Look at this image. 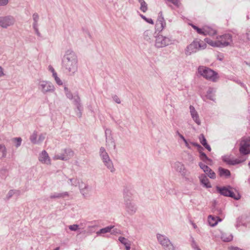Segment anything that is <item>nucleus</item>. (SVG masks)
I'll return each instance as SVG.
<instances>
[{
  "instance_id": "obj_1",
  "label": "nucleus",
  "mask_w": 250,
  "mask_h": 250,
  "mask_svg": "<svg viewBox=\"0 0 250 250\" xmlns=\"http://www.w3.org/2000/svg\"><path fill=\"white\" fill-rule=\"evenodd\" d=\"M78 58L72 50H68L64 54L62 60V68L70 75H74L78 70Z\"/></svg>"
},
{
  "instance_id": "obj_2",
  "label": "nucleus",
  "mask_w": 250,
  "mask_h": 250,
  "mask_svg": "<svg viewBox=\"0 0 250 250\" xmlns=\"http://www.w3.org/2000/svg\"><path fill=\"white\" fill-rule=\"evenodd\" d=\"M198 73L207 80L212 82L218 81L219 77L218 73L211 69L205 66H200L197 69Z\"/></svg>"
},
{
  "instance_id": "obj_3",
  "label": "nucleus",
  "mask_w": 250,
  "mask_h": 250,
  "mask_svg": "<svg viewBox=\"0 0 250 250\" xmlns=\"http://www.w3.org/2000/svg\"><path fill=\"white\" fill-rule=\"evenodd\" d=\"M37 85L38 89L43 94L54 93L55 91L54 85L48 81L39 79L37 80Z\"/></svg>"
},
{
  "instance_id": "obj_4",
  "label": "nucleus",
  "mask_w": 250,
  "mask_h": 250,
  "mask_svg": "<svg viewBox=\"0 0 250 250\" xmlns=\"http://www.w3.org/2000/svg\"><path fill=\"white\" fill-rule=\"evenodd\" d=\"M206 47L207 44L205 42L203 41L199 42L196 40L187 46L185 52L186 55L189 56L193 53H196L199 50L205 49Z\"/></svg>"
},
{
  "instance_id": "obj_5",
  "label": "nucleus",
  "mask_w": 250,
  "mask_h": 250,
  "mask_svg": "<svg viewBox=\"0 0 250 250\" xmlns=\"http://www.w3.org/2000/svg\"><path fill=\"white\" fill-rule=\"evenodd\" d=\"M99 153L100 156L104 165L110 172H114L115 169L114 167L113 162L105 148L103 147H101L100 149Z\"/></svg>"
},
{
  "instance_id": "obj_6",
  "label": "nucleus",
  "mask_w": 250,
  "mask_h": 250,
  "mask_svg": "<svg viewBox=\"0 0 250 250\" xmlns=\"http://www.w3.org/2000/svg\"><path fill=\"white\" fill-rule=\"evenodd\" d=\"M216 189L220 194L225 196L230 197L236 200L240 199L241 198L239 193L238 192L234 193L232 190V188L230 186L227 187H217Z\"/></svg>"
},
{
  "instance_id": "obj_7",
  "label": "nucleus",
  "mask_w": 250,
  "mask_h": 250,
  "mask_svg": "<svg viewBox=\"0 0 250 250\" xmlns=\"http://www.w3.org/2000/svg\"><path fill=\"white\" fill-rule=\"evenodd\" d=\"M173 42L170 37L159 35L155 37V46L158 48H163L173 44Z\"/></svg>"
},
{
  "instance_id": "obj_8",
  "label": "nucleus",
  "mask_w": 250,
  "mask_h": 250,
  "mask_svg": "<svg viewBox=\"0 0 250 250\" xmlns=\"http://www.w3.org/2000/svg\"><path fill=\"white\" fill-rule=\"evenodd\" d=\"M156 237L159 243L165 250H176L173 244L166 235L157 233Z\"/></svg>"
},
{
  "instance_id": "obj_9",
  "label": "nucleus",
  "mask_w": 250,
  "mask_h": 250,
  "mask_svg": "<svg viewBox=\"0 0 250 250\" xmlns=\"http://www.w3.org/2000/svg\"><path fill=\"white\" fill-rule=\"evenodd\" d=\"M239 152L243 155L250 154V137H244L239 141Z\"/></svg>"
},
{
  "instance_id": "obj_10",
  "label": "nucleus",
  "mask_w": 250,
  "mask_h": 250,
  "mask_svg": "<svg viewBox=\"0 0 250 250\" xmlns=\"http://www.w3.org/2000/svg\"><path fill=\"white\" fill-rule=\"evenodd\" d=\"M218 43L220 44L219 47L231 46L233 44L232 36L229 34H225L216 37Z\"/></svg>"
},
{
  "instance_id": "obj_11",
  "label": "nucleus",
  "mask_w": 250,
  "mask_h": 250,
  "mask_svg": "<svg viewBox=\"0 0 250 250\" xmlns=\"http://www.w3.org/2000/svg\"><path fill=\"white\" fill-rule=\"evenodd\" d=\"M64 90L65 94L67 98L69 99L70 100H72L73 99V96L72 93L70 92V90H69L68 88L65 86L64 87ZM74 104L76 106L78 110L80 111L79 113V117H81L82 115V112L81 111L82 110V107L81 104V99L78 96H75L74 97V101H73Z\"/></svg>"
},
{
  "instance_id": "obj_12",
  "label": "nucleus",
  "mask_w": 250,
  "mask_h": 250,
  "mask_svg": "<svg viewBox=\"0 0 250 250\" xmlns=\"http://www.w3.org/2000/svg\"><path fill=\"white\" fill-rule=\"evenodd\" d=\"M15 23V19L11 15L3 16L0 17V26L6 29L13 26Z\"/></svg>"
},
{
  "instance_id": "obj_13",
  "label": "nucleus",
  "mask_w": 250,
  "mask_h": 250,
  "mask_svg": "<svg viewBox=\"0 0 250 250\" xmlns=\"http://www.w3.org/2000/svg\"><path fill=\"white\" fill-rule=\"evenodd\" d=\"M74 155L73 151L70 149H65L63 153L60 154L55 155L53 157V160H61L62 161H67L72 157Z\"/></svg>"
},
{
  "instance_id": "obj_14",
  "label": "nucleus",
  "mask_w": 250,
  "mask_h": 250,
  "mask_svg": "<svg viewBox=\"0 0 250 250\" xmlns=\"http://www.w3.org/2000/svg\"><path fill=\"white\" fill-rule=\"evenodd\" d=\"M124 205L125 210L128 215H133L137 211V206L133 200L125 202Z\"/></svg>"
},
{
  "instance_id": "obj_15",
  "label": "nucleus",
  "mask_w": 250,
  "mask_h": 250,
  "mask_svg": "<svg viewBox=\"0 0 250 250\" xmlns=\"http://www.w3.org/2000/svg\"><path fill=\"white\" fill-rule=\"evenodd\" d=\"M166 26V22L163 15L162 12H160L156 23V27L159 31H162Z\"/></svg>"
},
{
  "instance_id": "obj_16",
  "label": "nucleus",
  "mask_w": 250,
  "mask_h": 250,
  "mask_svg": "<svg viewBox=\"0 0 250 250\" xmlns=\"http://www.w3.org/2000/svg\"><path fill=\"white\" fill-rule=\"evenodd\" d=\"M39 161L43 164L50 165L51 164V159L46 150H42L39 155Z\"/></svg>"
},
{
  "instance_id": "obj_17",
  "label": "nucleus",
  "mask_w": 250,
  "mask_h": 250,
  "mask_svg": "<svg viewBox=\"0 0 250 250\" xmlns=\"http://www.w3.org/2000/svg\"><path fill=\"white\" fill-rule=\"evenodd\" d=\"M189 110L190 116L194 121V122L198 125H201V122L200 119L199 118V114L197 111L195 110V108L192 105H190L189 106Z\"/></svg>"
},
{
  "instance_id": "obj_18",
  "label": "nucleus",
  "mask_w": 250,
  "mask_h": 250,
  "mask_svg": "<svg viewBox=\"0 0 250 250\" xmlns=\"http://www.w3.org/2000/svg\"><path fill=\"white\" fill-rule=\"evenodd\" d=\"M223 161L229 165H235L242 163L245 160L239 159H232L229 156H224L222 157Z\"/></svg>"
},
{
  "instance_id": "obj_19",
  "label": "nucleus",
  "mask_w": 250,
  "mask_h": 250,
  "mask_svg": "<svg viewBox=\"0 0 250 250\" xmlns=\"http://www.w3.org/2000/svg\"><path fill=\"white\" fill-rule=\"evenodd\" d=\"M173 167L177 172H179L182 176L187 175V170L182 163L179 162H176L174 164Z\"/></svg>"
},
{
  "instance_id": "obj_20",
  "label": "nucleus",
  "mask_w": 250,
  "mask_h": 250,
  "mask_svg": "<svg viewBox=\"0 0 250 250\" xmlns=\"http://www.w3.org/2000/svg\"><path fill=\"white\" fill-rule=\"evenodd\" d=\"M133 194L130 189L128 188H125L123 190L124 202L132 200Z\"/></svg>"
},
{
  "instance_id": "obj_21",
  "label": "nucleus",
  "mask_w": 250,
  "mask_h": 250,
  "mask_svg": "<svg viewBox=\"0 0 250 250\" xmlns=\"http://www.w3.org/2000/svg\"><path fill=\"white\" fill-rule=\"evenodd\" d=\"M200 182L203 186L206 188H211V185L209 182L208 178L205 174H201L199 177Z\"/></svg>"
},
{
  "instance_id": "obj_22",
  "label": "nucleus",
  "mask_w": 250,
  "mask_h": 250,
  "mask_svg": "<svg viewBox=\"0 0 250 250\" xmlns=\"http://www.w3.org/2000/svg\"><path fill=\"white\" fill-rule=\"evenodd\" d=\"M222 219L218 216H213L211 215L208 217V222L211 227L215 226L219 222H221Z\"/></svg>"
},
{
  "instance_id": "obj_23",
  "label": "nucleus",
  "mask_w": 250,
  "mask_h": 250,
  "mask_svg": "<svg viewBox=\"0 0 250 250\" xmlns=\"http://www.w3.org/2000/svg\"><path fill=\"white\" fill-rule=\"evenodd\" d=\"M204 35L213 36L217 33L215 29L208 26H204Z\"/></svg>"
},
{
  "instance_id": "obj_24",
  "label": "nucleus",
  "mask_w": 250,
  "mask_h": 250,
  "mask_svg": "<svg viewBox=\"0 0 250 250\" xmlns=\"http://www.w3.org/2000/svg\"><path fill=\"white\" fill-rule=\"evenodd\" d=\"M114 228L113 226H107L105 228L100 229L96 232L97 236H104V234L111 232L112 229Z\"/></svg>"
},
{
  "instance_id": "obj_25",
  "label": "nucleus",
  "mask_w": 250,
  "mask_h": 250,
  "mask_svg": "<svg viewBox=\"0 0 250 250\" xmlns=\"http://www.w3.org/2000/svg\"><path fill=\"white\" fill-rule=\"evenodd\" d=\"M199 139L200 143L209 151H210L211 149L209 145H208L207 142V140L203 134H201L199 136Z\"/></svg>"
},
{
  "instance_id": "obj_26",
  "label": "nucleus",
  "mask_w": 250,
  "mask_h": 250,
  "mask_svg": "<svg viewBox=\"0 0 250 250\" xmlns=\"http://www.w3.org/2000/svg\"><path fill=\"white\" fill-rule=\"evenodd\" d=\"M68 180L69 181V184L72 186L78 187L79 188L80 185H83V182L77 178H70Z\"/></svg>"
},
{
  "instance_id": "obj_27",
  "label": "nucleus",
  "mask_w": 250,
  "mask_h": 250,
  "mask_svg": "<svg viewBox=\"0 0 250 250\" xmlns=\"http://www.w3.org/2000/svg\"><path fill=\"white\" fill-rule=\"evenodd\" d=\"M80 190L81 193L83 194L84 197L87 196V191L88 190L89 187L88 186L83 183V185H80V187L79 188Z\"/></svg>"
},
{
  "instance_id": "obj_28",
  "label": "nucleus",
  "mask_w": 250,
  "mask_h": 250,
  "mask_svg": "<svg viewBox=\"0 0 250 250\" xmlns=\"http://www.w3.org/2000/svg\"><path fill=\"white\" fill-rule=\"evenodd\" d=\"M221 239L226 242L231 241L233 239V236L231 234L222 233L221 235Z\"/></svg>"
},
{
  "instance_id": "obj_29",
  "label": "nucleus",
  "mask_w": 250,
  "mask_h": 250,
  "mask_svg": "<svg viewBox=\"0 0 250 250\" xmlns=\"http://www.w3.org/2000/svg\"><path fill=\"white\" fill-rule=\"evenodd\" d=\"M153 37L152 31L150 30H147L144 33V38L147 42H151Z\"/></svg>"
},
{
  "instance_id": "obj_30",
  "label": "nucleus",
  "mask_w": 250,
  "mask_h": 250,
  "mask_svg": "<svg viewBox=\"0 0 250 250\" xmlns=\"http://www.w3.org/2000/svg\"><path fill=\"white\" fill-rule=\"evenodd\" d=\"M7 154V149L5 146L0 144V157L1 158H4Z\"/></svg>"
},
{
  "instance_id": "obj_31",
  "label": "nucleus",
  "mask_w": 250,
  "mask_h": 250,
  "mask_svg": "<svg viewBox=\"0 0 250 250\" xmlns=\"http://www.w3.org/2000/svg\"><path fill=\"white\" fill-rule=\"evenodd\" d=\"M219 174L220 176L229 177L230 175L229 170L227 169L223 168L221 167L218 168Z\"/></svg>"
},
{
  "instance_id": "obj_32",
  "label": "nucleus",
  "mask_w": 250,
  "mask_h": 250,
  "mask_svg": "<svg viewBox=\"0 0 250 250\" xmlns=\"http://www.w3.org/2000/svg\"><path fill=\"white\" fill-rule=\"evenodd\" d=\"M119 240L122 244L125 245L126 250H130V244L127 239L124 237H120L119 238Z\"/></svg>"
},
{
  "instance_id": "obj_33",
  "label": "nucleus",
  "mask_w": 250,
  "mask_h": 250,
  "mask_svg": "<svg viewBox=\"0 0 250 250\" xmlns=\"http://www.w3.org/2000/svg\"><path fill=\"white\" fill-rule=\"evenodd\" d=\"M205 41L209 45L213 47H219V45L220 44V43H218L217 39H216L215 41H212L209 38H206L205 39Z\"/></svg>"
},
{
  "instance_id": "obj_34",
  "label": "nucleus",
  "mask_w": 250,
  "mask_h": 250,
  "mask_svg": "<svg viewBox=\"0 0 250 250\" xmlns=\"http://www.w3.org/2000/svg\"><path fill=\"white\" fill-rule=\"evenodd\" d=\"M138 2L140 4V9L144 13L146 12L147 9V4L144 0H137Z\"/></svg>"
},
{
  "instance_id": "obj_35",
  "label": "nucleus",
  "mask_w": 250,
  "mask_h": 250,
  "mask_svg": "<svg viewBox=\"0 0 250 250\" xmlns=\"http://www.w3.org/2000/svg\"><path fill=\"white\" fill-rule=\"evenodd\" d=\"M37 136L38 134L36 131H34V132L31 135L30 140L32 143L34 144H38Z\"/></svg>"
},
{
  "instance_id": "obj_36",
  "label": "nucleus",
  "mask_w": 250,
  "mask_h": 250,
  "mask_svg": "<svg viewBox=\"0 0 250 250\" xmlns=\"http://www.w3.org/2000/svg\"><path fill=\"white\" fill-rule=\"evenodd\" d=\"M106 145L109 146H112L114 149L116 147L115 143L112 138H109L108 140L106 138Z\"/></svg>"
},
{
  "instance_id": "obj_37",
  "label": "nucleus",
  "mask_w": 250,
  "mask_h": 250,
  "mask_svg": "<svg viewBox=\"0 0 250 250\" xmlns=\"http://www.w3.org/2000/svg\"><path fill=\"white\" fill-rule=\"evenodd\" d=\"M19 191L16 190L11 189L10 190L6 195L7 199L9 200L10 199L14 194H16Z\"/></svg>"
},
{
  "instance_id": "obj_38",
  "label": "nucleus",
  "mask_w": 250,
  "mask_h": 250,
  "mask_svg": "<svg viewBox=\"0 0 250 250\" xmlns=\"http://www.w3.org/2000/svg\"><path fill=\"white\" fill-rule=\"evenodd\" d=\"M199 166L205 173L207 172L210 168L208 166L202 163H200L199 164Z\"/></svg>"
},
{
  "instance_id": "obj_39",
  "label": "nucleus",
  "mask_w": 250,
  "mask_h": 250,
  "mask_svg": "<svg viewBox=\"0 0 250 250\" xmlns=\"http://www.w3.org/2000/svg\"><path fill=\"white\" fill-rule=\"evenodd\" d=\"M191 246L194 250H201L193 238H191Z\"/></svg>"
},
{
  "instance_id": "obj_40",
  "label": "nucleus",
  "mask_w": 250,
  "mask_h": 250,
  "mask_svg": "<svg viewBox=\"0 0 250 250\" xmlns=\"http://www.w3.org/2000/svg\"><path fill=\"white\" fill-rule=\"evenodd\" d=\"M215 92V90L213 88H209L207 91V97L208 99L213 101V99L212 98H211V97H209V94H213Z\"/></svg>"
},
{
  "instance_id": "obj_41",
  "label": "nucleus",
  "mask_w": 250,
  "mask_h": 250,
  "mask_svg": "<svg viewBox=\"0 0 250 250\" xmlns=\"http://www.w3.org/2000/svg\"><path fill=\"white\" fill-rule=\"evenodd\" d=\"M33 21H34V22H33V25H38V21H39V15L37 13H34L33 14Z\"/></svg>"
},
{
  "instance_id": "obj_42",
  "label": "nucleus",
  "mask_w": 250,
  "mask_h": 250,
  "mask_svg": "<svg viewBox=\"0 0 250 250\" xmlns=\"http://www.w3.org/2000/svg\"><path fill=\"white\" fill-rule=\"evenodd\" d=\"M13 141L16 143V147H19L21 144L22 139L20 137L14 138Z\"/></svg>"
},
{
  "instance_id": "obj_43",
  "label": "nucleus",
  "mask_w": 250,
  "mask_h": 250,
  "mask_svg": "<svg viewBox=\"0 0 250 250\" xmlns=\"http://www.w3.org/2000/svg\"><path fill=\"white\" fill-rule=\"evenodd\" d=\"M206 174L211 179H215L216 178L215 173L211 169V168H210V169L206 172Z\"/></svg>"
},
{
  "instance_id": "obj_44",
  "label": "nucleus",
  "mask_w": 250,
  "mask_h": 250,
  "mask_svg": "<svg viewBox=\"0 0 250 250\" xmlns=\"http://www.w3.org/2000/svg\"><path fill=\"white\" fill-rule=\"evenodd\" d=\"M56 83L57 84H58V85H62V80L60 79V78L59 77H58L57 74L56 75H54V76L53 77Z\"/></svg>"
},
{
  "instance_id": "obj_45",
  "label": "nucleus",
  "mask_w": 250,
  "mask_h": 250,
  "mask_svg": "<svg viewBox=\"0 0 250 250\" xmlns=\"http://www.w3.org/2000/svg\"><path fill=\"white\" fill-rule=\"evenodd\" d=\"M140 16L143 19H144L147 22H148L150 24H154L153 21L152 20V19L147 18L145 16H144L143 15H142V14L140 15Z\"/></svg>"
},
{
  "instance_id": "obj_46",
  "label": "nucleus",
  "mask_w": 250,
  "mask_h": 250,
  "mask_svg": "<svg viewBox=\"0 0 250 250\" xmlns=\"http://www.w3.org/2000/svg\"><path fill=\"white\" fill-rule=\"evenodd\" d=\"M69 229L71 231H76L79 229V226L77 224H74L68 226Z\"/></svg>"
},
{
  "instance_id": "obj_47",
  "label": "nucleus",
  "mask_w": 250,
  "mask_h": 250,
  "mask_svg": "<svg viewBox=\"0 0 250 250\" xmlns=\"http://www.w3.org/2000/svg\"><path fill=\"white\" fill-rule=\"evenodd\" d=\"M51 199H59L61 198V193H54L50 196Z\"/></svg>"
},
{
  "instance_id": "obj_48",
  "label": "nucleus",
  "mask_w": 250,
  "mask_h": 250,
  "mask_svg": "<svg viewBox=\"0 0 250 250\" xmlns=\"http://www.w3.org/2000/svg\"><path fill=\"white\" fill-rule=\"evenodd\" d=\"M183 178L186 181L190 183H193V179L191 177L188 176L187 174L185 176H182Z\"/></svg>"
},
{
  "instance_id": "obj_49",
  "label": "nucleus",
  "mask_w": 250,
  "mask_h": 250,
  "mask_svg": "<svg viewBox=\"0 0 250 250\" xmlns=\"http://www.w3.org/2000/svg\"><path fill=\"white\" fill-rule=\"evenodd\" d=\"M38 25H33V27L35 30V33L36 35L38 36L41 37V34L39 32V29L38 28Z\"/></svg>"
},
{
  "instance_id": "obj_50",
  "label": "nucleus",
  "mask_w": 250,
  "mask_h": 250,
  "mask_svg": "<svg viewBox=\"0 0 250 250\" xmlns=\"http://www.w3.org/2000/svg\"><path fill=\"white\" fill-rule=\"evenodd\" d=\"M45 139V135L43 134H41L38 139V144H40Z\"/></svg>"
},
{
  "instance_id": "obj_51",
  "label": "nucleus",
  "mask_w": 250,
  "mask_h": 250,
  "mask_svg": "<svg viewBox=\"0 0 250 250\" xmlns=\"http://www.w3.org/2000/svg\"><path fill=\"white\" fill-rule=\"evenodd\" d=\"M9 2V0H0V6H6Z\"/></svg>"
},
{
  "instance_id": "obj_52",
  "label": "nucleus",
  "mask_w": 250,
  "mask_h": 250,
  "mask_svg": "<svg viewBox=\"0 0 250 250\" xmlns=\"http://www.w3.org/2000/svg\"><path fill=\"white\" fill-rule=\"evenodd\" d=\"M113 99L115 102H116L117 104H120L121 103V100L120 98L116 95H114L113 96Z\"/></svg>"
},
{
  "instance_id": "obj_53",
  "label": "nucleus",
  "mask_w": 250,
  "mask_h": 250,
  "mask_svg": "<svg viewBox=\"0 0 250 250\" xmlns=\"http://www.w3.org/2000/svg\"><path fill=\"white\" fill-rule=\"evenodd\" d=\"M48 69L52 73V76H54V75H56L57 73L55 72V69L54 68L51 66L49 65L48 66Z\"/></svg>"
},
{
  "instance_id": "obj_54",
  "label": "nucleus",
  "mask_w": 250,
  "mask_h": 250,
  "mask_svg": "<svg viewBox=\"0 0 250 250\" xmlns=\"http://www.w3.org/2000/svg\"><path fill=\"white\" fill-rule=\"evenodd\" d=\"M61 198H64L65 197H68L69 195L68 192H67V191L61 192Z\"/></svg>"
},
{
  "instance_id": "obj_55",
  "label": "nucleus",
  "mask_w": 250,
  "mask_h": 250,
  "mask_svg": "<svg viewBox=\"0 0 250 250\" xmlns=\"http://www.w3.org/2000/svg\"><path fill=\"white\" fill-rule=\"evenodd\" d=\"M167 0L172 2L174 5H175L177 6H179V0Z\"/></svg>"
},
{
  "instance_id": "obj_56",
  "label": "nucleus",
  "mask_w": 250,
  "mask_h": 250,
  "mask_svg": "<svg viewBox=\"0 0 250 250\" xmlns=\"http://www.w3.org/2000/svg\"><path fill=\"white\" fill-rule=\"evenodd\" d=\"M188 161L190 163H193L194 161V157L190 155V154H188Z\"/></svg>"
},
{
  "instance_id": "obj_57",
  "label": "nucleus",
  "mask_w": 250,
  "mask_h": 250,
  "mask_svg": "<svg viewBox=\"0 0 250 250\" xmlns=\"http://www.w3.org/2000/svg\"><path fill=\"white\" fill-rule=\"evenodd\" d=\"M196 31L198 34L204 35V27H203V28H200L198 27Z\"/></svg>"
},
{
  "instance_id": "obj_58",
  "label": "nucleus",
  "mask_w": 250,
  "mask_h": 250,
  "mask_svg": "<svg viewBox=\"0 0 250 250\" xmlns=\"http://www.w3.org/2000/svg\"><path fill=\"white\" fill-rule=\"evenodd\" d=\"M202 161H204V162H206V161H208V162H212V160H211L210 159L208 158L207 157V156H206L204 158V159H202Z\"/></svg>"
},
{
  "instance_id": "obj_59",
  "label": "nucleus",
  "mask_w": 250,
  "mask_h": 250,
  "mask_svg": "<svg viewBox=\"0 0 250 250\" xmlns=\"http://www.w3.org/2000/svg\"><path fill=\"white\" fill-rule=\"evenodd\" d=\"M191 144L193 146H196V147H198V148H202V147H201V146L200 145H199L198 144L196 143H193V142H192V143H191Z\"/></svg>"
},
{
  "instance_id": "obj_60",
  "label": "nucleus",
  "mask_w": 250,
  "mask_h": 250,
  "mask_svg": "<svg viewBox=\"0 0 250 250\" xmlns=\"http://www.w3.org/2000/svg\"><path fill=\"white\" fill-rule=\"evenodd\" d=\"M207 156L206 154L204 153V152H200V159L202 160V159H203L204 158Z\"/></svg>"
},
{
  "instance_id": "obj_61",
  "label": "nucleus",
  "mask_w": 250,
  "mask_h": 250,
  "mask_svg": "<svg viewBox=\"0 0 250 250\" xmlns=\"http://www.w3.org/2000/svg\"><path fill=\"white\" fill-rule=\"evenodd\" d=\"M4 75L3 73V70L2 67L0 66V77H2Z\"/></svg>"
},
{
  "instance_id": "obj_62",
  "label": "nucleus",
  "mask_w": 250,
  "mask_h": 250,
  "mask_svg": "<svg viewBox=\"0 0 250 250\" xmlns=\"http://www.w3.org/2000/svg\"><path fill=\"white\" fill-rule=\"evenodd\" d=\"M229 249L230 250H243L242 249H241L238 247H231Z\"/></svg>"
},
{
  "instance_id": "obj_63",
  "label": "nucleus",
  "mask_w": 250,
  "mask_h": 250,
  "mask_svg": "<svg viewBox=\"0 0 250 250\" xmlns=\"http://www.w3.org/2000/svg\"><path fill=\"white\" fill-rule=\"evenodd\" d=\"M246 35L248 40L250 42V29L248 30V32L246 33Z\"/></svg>"
},
{
  "instance_id": "obj_64",
  "label": "nucleus",
  "mask_w": 250,
  "mask_h": 250,
  "mask_svg": "<svg viewBox=\"0 0 250 250\" xmlns=\"http://www.w3.org/2000/svg\"><path fill=\"white\" fill-rule=\"evenodd\" d=\"M184 143L185 144V145L189 149L190 148V146H189V144L188 143V142H187V141L186 140H185L184 141Z\"/></svg>"
}]
</instances>
